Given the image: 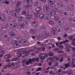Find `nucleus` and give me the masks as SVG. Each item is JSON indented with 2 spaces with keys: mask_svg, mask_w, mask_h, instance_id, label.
I'll use <instances>...</instances> for the list:
<instances>
[{
  "mask_svg": "<svg viewBox=\"0 0 75 75\" xmlns=\"http://www.w3.org/2000/svg\"><path fill=\"white\" fill-rule=\"evenodd\" d=\"M6 40L10 42H11V41H13V38L10 37L8 38Z\"/></svg>",
  "mask_w": 75,
  "mask_h": 75,
  "instance_id": "34",
  "label": "nucleus"
},
{
  "mask_svg": "<svg viewBox=\"0 0 75 75\" xmlns=\"http://www.w3.org/2000/svg\"><path fill=\"white\" fill-rule=\"evenodd\" d=\"M57 52L61 53H64V51H62V50H58L57 51Z\"/></svg>",
  "mask_w": 75,
  "mask_h": 75,
  "instance_id": "45",
  "label": "nucleus"
},
{
  "mask_svg": "<svg viewBox=\"0 0 75 75\" xmlns=\"http://www.w3.org/2000/svg\"><path fill=\"white\" fill-rule=\"evenodd\" d=\"M45 15H44V14H40V15H39V17L40 18H41V19H42V18H45Z\"/></svg>",
  "mask_w": 75,
  "mask_h": 75,
  "instance_id": "18",
  "label": "nucleus"
},
{
  "mask_svg": "<svg viewBox=\"0 0 75 75\" xmlns=\"http://www.w3.org/2000/svg\"><path fill=\"white\" fill-rule=\"evenodd\" d=\"M40 13H37L35 15V17H36L37 18H38L39 17H40Z\"/></svg>",
  "mask_w": 75,
  "mask_h": 75,
  "instance_id": "29",
  "label": "nucleus"
},
{
  "mask_svg": "<svg viewBox=\"0 0 75 75\" xmlns=\"http://www.w3.org/2000/svg\"><path fill=\"white\" fill-rule=\"evenodd\" d=\"M50 8L48 7V6H47L45 7V8L44 9L45 11V12H48L49 11H50Z\"/></svg>",
  "mask_w": 75,
  "mask_h": 75,
  "instance_id": "19",
  "label": "nucleus"
},
{
  "mask_svg": "<svg viewBox=\"0 0 75 75\" xmlns=\"http://www.w3.org/2000/svg\"><path fill=\"white\" fill-rule=\"evenodd\" d=\"M49 56H50L51 57H52L54 55V54L52 52H50L48 53Z\"/></svg>",
  "mask_w": 75,
  "mask_h": 75,
  "instance_id": "31",
  "label": "nucleus"
},
{
  "mask_svg": "<svg viewBox=\"0 0 75 75\" xmlns=\"http://www.w3.org/2000/svg\"><path fill=\"white\" fill-rule=\"evenodd\" d=\"M23 49H24V48L18 50V52L17 53V54H23L24 52L23 51Z\"/></svg>",
  "mask_w": 75,
  "mask_h": 75,
  "instance_id": "8",
  "label": "nucleus"
},
{
  "mask_svg": "<svg viewBox=\"0 0 75 75\" xmlns=\"http://www.w3.org/2000/svg\"><path fill=\"white\" fill-rule=\"evenodd\" d=\"M32 18V16L31 15H29L28 16V18Z\"/></svg>",
  "mask_w": 75,
  "mask_h": 75,
  "instance_id": "55",
  "label": "nucleus"
},
{
  "mask_svg": "<svg viewBox=\"0 0 75 75\" xmlns=\"http://www.w3.org/2000/svg\"><path fill=\"white\" fill-rule=\"evenodd\" d=\"M41 68H38V69H36V71H41Z\"/></svg>",
  "mask_w": 75,
  "mask_h": 75,
  "instance_id": "58",
  "label": "nucleus"
},
{
  "mask_svg": "<svg viewBox=\"0 0 75 75\" xmlns=\"http://www.w3.org/2000/svg\"><path fill=\"white\" fill-rule=\"evenodd\" d=\"M29 12L27 10H24L22 12V15L24 16H28L29 14Z\"/></svg>",
  "mask_w": 75,
  "mask_h": 75,
  "instance_id": "4",
  "label": "nucleus"
},
{
  "mask_svg": "<svg viewBox=\"0 0 75 75\" xmlns=\"http://www.w3.org/2000/svg\"><path fill=\"white\" fill-rule=\"evenodd\" d=\"M65 47L66 49L69 48H72V47L71 46V45H69V44H67L66 45H65Z\"/></svg>",
  "mask_w": 75,
  "mask_h": 75,
  "instance_id": "17",
  "label": "nucleus"
},
{
  "mask_svg": "<svg viewBox=\"0 0 75 75\" xmlns=\"http://www.w3.org/2000/svg\"><path fill=\"white\" fill-rule=\"evenodd\" d=\"M74 41H75V38L73 39V41L72 42V43L71 44L72 45H73V46H75V43L74 42Z\"/></svg>",
  "mask_w": 75,
  "mask_h": 75,
  "instance_id": "36",
  "label": "nucleus"
},
{
  "mask_svg": "<svg viewBox=\"0 0 75 75\" xmlns=\"http://www.w3.org/2000/svg\"><path fill=\"white\" fill-rule=\"evenodd\" d=\"M33 22L35 24V26H36V27H37V25H38V23L37 22H34V21H33Z\"/></svg>",
  "mask_w": 75,
  "mask_h": 75,
  "instance_id": "48",
  "label": "nucleus"
},
{
  "mask_svg": "<svg viewBox=\"0 0 75 75\" xmlns=\"http://www.w3.org/2000/svg\"><path fill=\"white\" fill-rule=\"evenodd\" d=\"M71 23L72 24H75V20L73 19V21H71Z\"/></svg>",
  "mask_w": 75,
  "mask_h": 75,
  "instance_id": "53",
  "label": "nucleus"
},
{
  "mask_svg": "<svg viewBox=\"0 0 75 75\" xmlns=\"http://www.w3.org/2000/svg\"><path fill=\"white\" fill-rule=\"evenodd\" d=\"M69 28H68L67 26H65V27L64 30H65V31H69Z\"/></svg>",
  "mask_w": 75,
  "mask_h": 75,
  "instance_id": "37",
  "label": "nucleus"
},
{
  "mask_svg": "<svg viewBox=\"0 0 75 75\" xmlns=\"http://www.w3.org/2000/svg\"><path fill=\"white\" fill-rule=\"evenodd\" d=\"M11 57V56L10 54H6L4 58H6V59H7V58H10Z\"/></svg>",
  "mask_w": 75,
  "mask_h": 75,
  "instance_id": "26",
  "label": "nucleus"
},
{
  "mask_svg": "<svg viewBox=\"0 0 75 75\" xmlns=\"http://www.w3.org/2000/svg\"><path fill=\"white\" fill-rule=\"evenodd\" d=\"M5 3L6 4H9V2H8L7 0L5 1Z\"/></svg>",
  "mask_w": 75,
  "mask_h": 75,
  "instance_id": "64",
  "label": "nucleus"
},
{
  "mask_svg": "<svg viewBox=\"0 0 75 75\" xmlns=\"http://www.w3.org/2000/svg\"><path fill=\"white\" fill-rule=\"evenodd\" d=\"M41 28L43 30H46V26H41Z\"/></svg>",
  "mask_w": 75,
  "mask_h": 75,
  "instance_id": "35",
  "label": "nucleus"
},
{
  "mask_svg": "<svg viewBox=\"0 0 75 75\" xmlns=\"http://www.w3.org/2000/svg\"><path fill=\"white\" fill-rule=\"evenodd\" d=\"M34 4L35 6L37 7V6H38V3L36 2Z\"/></svg>",
  "mask_w": 75,
  "mask_h": 75,
  "instance_id": "63",
  "label": "nucleus"
},
{
  "mask_svg": "<svg viewBox=\"0 0 75 75\" xmlns=\"http://www.w3.org/2000/svg\"><path fill=\"white\" fill-rule=\"evenodd\" d=\"M19 59V58L16 57V58H14L13 59H12V61H18V60Z\"/></svg>",
  "mask_w": 75,
  "mask_h": 75,
  "instance_id": "33",
  "label": "nucleus"
},
{
  "mask_svg": "<svg viewBox=\"0 0 75 75\" xmlns=\"http://www.w3.org/2000/svg\"><path fill=\"white\" fill-rule=\"evenodd\" d=\"M58 71L59 72L58 73H56V75H61V74H60V72H62V70L61 69H59Z\"/></svg>",
  "mask_w": 75,
  "mask_h": 75,
  "instance_id": "28",
  "label": "nucleus"
},
{
  "mask_svg": "<svg viewBox=\"0 0 75 75\" xmlns=\"http://www.w3.org/2000/svg\"><path fill=\"white\" fill-rule=\"evenodd\" d=\"M58 47L59 48H61V49H63L64 48V46L61 45H58Z\"/></svg>",
  "mask_w": 75,
  "mask_h": 75,
  "instance_id": "39",
  "label": "nucleus"
},
{
  "mask_svg": "<svg viewBox=\"0 0 75 75\" xmlns=\"http://www.w3.org/2000/svg\"><path fill=\"white\" fill-rule=\"evenodd\" d=\"M0 18L2 21H6V16H5V15L4 14L1 15L0 16Z\"/></svg>",
  "mask_w": 75,
  "mask_h": 75,
  "instance_id": "5",
  "label": "nucleus"
},
{
  "mask_svg": "<svg viewBox=\"0 0 75 75\" xmlns=\"http://www.w3.org/2000/svg\"><path fill=\"white\" fill-rule=\"evenodd\" d=\"M54 58H55V59L56 61H59V58H58L57 56H55Z\"/></svg>",
  "mask_w": 75,
  "mask_h": 75,
  "instance_id": "59",
  "label": "nucleus"
},
{
  "mask_svg": "<svg viewBox=\"0 0 75 75\" xmlns=\"http://www.w3.org/2000/svg\"><path fill=\"white\" fill-rule=\"evenodd\" d=\"M68 20L69 21H70V22L72 23V19L71 18H69L68 19Z\"/></svg>",
  "mask_w": 75,
  "mask_h": 75,
  "instance_id": "50",
  "label": "nucleus"
},
{
  "mask_svg": "<svg viewBox=\"0 0 75 75\" xmlns=\"http://www.w3.org/2000/svg\"><path fill=\"white\" fill-rule=\"evenodd\" d=\"M33 64V62H32V59H30L28 60V61H27L26 62L25 64L26 65H28V64Z\"/></svg>",
  "mask_w": 75,
  "mask_h": 75,
  "instance_id": "10",
  "label": "nucleus"
},
{
  "mask_svg": "<svg viewBox=\"0 0 75 75\" xmlns=\"http://www.w3.org/2000/svg\"><path fill=\"white\" fill-rule=\"evenodd\" d=\"M35 59H36V58H33L32 59V61H33V62H34L35 61Z\"/></svg>",
  "mask_w": 75,
  "mask_h": 75,
  "instance_id": "54",
  "label": "nucleus"
},
{
  "mask_svg": "<svg viewBox=\"0 0 75 75\" xmlns=\"http://www.w3.org/2000/svg\"><path fill=\"white\" fill-rule=\"evenodd\" d=\"M9 35L12 38H14V37H15L16 34L13 32H11L10 33Z\"/></svg>",
  "mask_w": 75,
  "mask_h": 75,
  "instance_id": "9",
  "label": "nucleus"
},
{
  "mask_svg": "<svg viewBox=\"0 0 75 75\" xmlns=\"http://www.w3.org/2000/svg\"><path fill=\"white\" fill-rule=\"evenodd\" d=\"M12 41L11 43L12 45H13V48H17L20 47V45L18 43L16 44V40H12Z\"/></svg>",
  "mask_w": 75,
  "mask_h": 75,
  "instance_id": "2",
  "label": "nucleus"
},
{
  "mask_svg": "<svg viewBox=\"0 0 75 75\" xmlns=\"http://www.w3.org/2000/svg\"><path fill=\"white\" fill-rule=\"evenodd\" d=\"M27 61H28V59H23L22 61V62L23 63H25V62H27Z\"/></svg>",
  "mask_w": 75,
  "mask_h": 75,
  "instance_id": "41",
  "label": "nucleus"
},
{
  "mask_svg": "<svg viewBox=\"0 0 75 75\" xmlns=\"http://www.w3.org/2000/svg\"><path fill=\"white\" fill-rule=\"evenodd\" d=\"M56 12L54 10H52L50 11V14L52 16H54L55 15Z\"/></svg>",
  "mask_w": 75,
  "mask_h": 75,
  "instance_id": "15",
  "label": "nucleus"
},
{
  "mask_svg": "<svg viewBox=\"0 0 75 75\" xmlns=\"http://www.w3.org/2000/svg\"><path fill=\"white\" fill-rule=\"evenodd\" d=\"M29 44V43L26 40H25L23 43V45L24 46H27V45H28Z\"/></svg>",
  "mask_w": 75,
  "mask_h": 75,
  "instance_id": "14",
  "label": "nucleus"
},
{
  "mask_svg": "<svg viewBox=\"0 0 75 75\" xmlns=\"http://www.w3.org/2000/svg\"><path fill=\"white\" fill-rule=\"evenodd\" d=\"M42 36H44V35H45L47 34V32L45 31H43L42 33Z\"/></svg>",
  "mask_w": 75,
  "mask_h": 75,
  "instance_id": "40",
  "label": "nucleus"
},
{
  "mask_svg": "<svg viewBox=\"0 0 75 75\" xmlns=\"http://www.w3.org/2000/svg\"><path fill=\"white\" fill-rule=\"evenodd\" d=\"M55 0H48V3L50 5H53L55 3Z\"/></svg>",
  "mask_w": 75,
  "mask_h": 75,
  "instance_id": "6",
  "label": "nucleus"
},
{
  "mask_svg": "<svg viewBox=\"0 0 75 75\" xmlns=\"http://www.w3.org/2000/svg\"><path fill=\"white\" fill-rule=\"evenodd\" d=\"M45 57L44 56H42L40 57V59H41V60H42L43 59H45Z\"/></svg>",
  "mask_w": 75,
  "mask_h": 75,
  "instance_id": "57",
  "label": "nucleus"
},
{
  "mask_svg": "<svg viewBox=\"0 0 75 75\" xmlns=\"http://www.w3.org/2000/svg\"><path fill=\"white\" fill-rule=\"evenodd\" d=\"M33 51L32 50H30L29 51L26 52L24 54H31V52Z\"/></svg>",
  "mask_w": 75,
  "mask_h": 75,
  "instance_id": "21",
  "label": "nucleus"
},
{
  "mask_svg": "<svg viewBox=\"0 0 75 75\" xmlns=\"http://www.w3.org/2000/svg\"><path fill=\"white\" fill-rule=\"evenodd\" d=\"M32 26L33 27H36L35 25V24H34V22L33 21L32 22Z\"/></svg>",
  "mask_w": 75,
  "mask_h": 75,
  "instance_id": "49",
  "label": "nucleus"
},
{
  "mask_svg": "<svg viewBox=\"0 0 75 75\" xmlns=\"http://www.w3.org/2000/svg\"><path fill=\"white\" fill-rule=\"evenodd\" d=\"M54 20L56 21H57V22H58V21H59V18L57 16H55L54 17Z\"/></svg>",
  "mask_w": 75,
  "mask_h": 75,
  "instance_id": "20",
  "label": "nucleus"
},
{
  "mask_svg": "<svg viewBox=\"0 0 75 75\" xmlns=\"http://www.w3.org/2000/svg\"><path fill=\"white\" fill-rule=\"evenodd\" d=\"M33 1L31 0H25L23 3V4L25 7H30L33 6Z\"/></svg>",
  "mask_w": 75,
  "mask_h": 75,
  "instance_id": "1",
  "label": "nucleus"
},
{
  "mask_svg": "<svg viewBox=\"0 0 75 75\" xmlns=\"http://www.w3.org/2000/svg\"><path fill=\"white\" fill-rule=\"evenodd\" d=\"M21 4V2L20 1H19L17 3V6H20V5Z\"/></svg>",
  "mask_w": 75,
  "mask_h": 75,
  "instance_id": "42",
  "label": "nucleus"
},
{
  "mask_svg": "<svg viewBox=\"0 0 75 75\" xmlns=\"http://www.w3.org/2000/svg\"><path fill=\"white\" fill-rule=\"evenodd\" d=\"M20 10H21V9H20V8L19 7H16L15 8V11L16 12H20Z\"/></svg>",
  "mask_w": 75,
  "mask_h": 75,
  "instance_id": "27",
  "label": "nucleus"
},
{
  "mask_svg": "<svg viewBox=\"0 0 75 75\" xmlns=\"http://www.w3.org/2000/svg\"><path fill=\"white\" fill-rule=\"evenodd\" d=\"M11 65H6V66H4L3 67V68L4 69H7V67H8V68H9V67H10Z\"/></svg>",
  "mask_w": 75,
  "mask_h": 75,
  "instance_id": "32",
  "label": "nucleus"
},
{
  "mask_svg": "<svg viewBox=\"0 0 75 75\" xmlns=\"http://www.w3.org/2000/svg\"><path fill=\"white\" fill-rule=\"evenodd\" d=\"M64 65L65 66V67L66 68H68V67H69V64H68V63H67L66 64H64Z\"/></svg>",
  "mask_w": 75,
  "mask_h": 75,
  "instance_id": "51",
  "label": "nucleus"
},
{
  "mask_svg": "<svg viewBox=\"0 0 75 75\" xmlns=\"http://www.w3.org/2000/svg\"><path fill=\"white\" fill-rule=\"evenodd\" d=\"M25 26H27V25H28V22H25Z\"/></svg>",
  "mask_w": 75,
  "mask_h": 75,
  "instance_id": "56",
  "label": "nucleus"
},
{
  "mask_svg": "<svg viewBox=\"0 0 75 75\" xmlns=\"http://www.w3.org/2000/svg\"><path fill=\"white\" fill-rule=\"evenodd\" d=\"M10 42H11L7 40H6V43L7 44H10Z\"/></svg>",
  "mask_w": 75,
  "mask_h": 75,
  "instance_id": "44",
  "label": "nucleus"
},
{
  "mask_svg": "<svg viewBox=\"0 0 75 75\" xmlns=\"http://www.w3.org/2000/svg\"><path fill=\"white\" fill-rule=\"evenodd\" d=\"M41 50V48H39L38 49L37 51H36V53H37L38 52H39Z\"/></svg>",
  "mask_w": 75,
  "mask_h": 75,
  "instance_id": "47",
  "label": "nucleus"
},
{
  "mask_svg": "<svg viewBox=\"0 0 75 75\" xmlns=\"http://www.w3.org/2000/svg\"><path fill=\"white\" fill-rule=\"evenodd\" d=\"M51 40H47V44H51Z\"/></svg>",
  "mask_w": 75,
  "mask_h": 75,
  "instance_id": "46",
  "label": "nucleus"
},
{
  "mask_svg": "<svg viewBox=\"0 0 75 75\" xmlns=\"http://www.w3.org/2000/svg\"><path fill=\"white\" fill-rule=\"evenodd\" d=\"M49 23L50 24V25H52V24H54V22L52 21H49Z\"/></svg>",
  "mask_w": 75,
  "mask_h": 75,
  "instance_id": "38",
  "label": "nucleus"
},
{
  "mask_svg": "<svg viewBox=\"0 0 75 75\" xmlns=\"http://www.w3.org/2000/svg\"><path fill=\"white\" fill-rule=\"evenodd\" d=\"M18 25L17 24H14V25H13L12 26V27L13 28H14V29H15V30H17V29H18Z\"/></svg>",
  "mask_w": 75,
  "mask_h": 75,
  "instance_id": "16",
  "label": "nucleus"
},
{
  "mask_svg": "<svg viewBox=\"0 0 75 75\" xmlns=\"http://www.w3.org/2000/svg\"><path fill=\"white\" fill-rule=\"evenodd\" d=\"M61 43H62V44H65V40H64L62 42H61Z\"/></svg>",
  "mask_w": 75,
  "mask_h": 75,
  "instance_id": "61",
  "label": "nucleus"
},
{
  "mask_svg": "<svg viewBox=\"0 0 75 75\" xmlns=\"http://www.w3.org/2000/svg\"><path fill=\"white\" fill-rule=\"evenodd\" d=\"M51 17V15L49 13H47L46 15V16H45V20H47L50 19Z\"/></svg>",
  "mask_w": 75,
  "mask_h": 75,
  "instance_id": "13",
  "label": "nucleus"
},
{
  "mask_svg": "<svg viewBox=\"0 0 75 75\" xmlns=\"http://www.w3.org/2000/svg\"><path fill=\"white\" fill-rule=\"evenodd\" d=\"M40 10H41V8H40V7H37L36 8V11L37 13H38V12H39L40 11Z\"/></svg>",
  "mask_w": 75,
  "mask_h": 75,
  "instance_id": "25",
  "label": "nucleus"
},
{
  "mask_svg": "<svg viewBox=\"0 0 75 75\" xmlns=\"http://www.w3.org/2000/svg\"><path fill=\"white\" fill-rule=\"evenodd\" d=\"M19 65H20V63H18V62L16 63V64H15L12 67H12L14 68V67H18V66H19Z\"/></svg>",
  "mask_w": 75,
  "mask_h": 75,
  "instance_id": "22",
  "label": "nucleus"
},
{
  "mask_svg": "<svg viewBox=\"0 0 75 75\" xmlns=\"http://www.w3.org/2000/svg\"><path fill=\"white\" fill-rule=\"evenodd\" d=\"M68 9L70 11H72L74 9V6H72V5H69L68 6Z\"/></svg>",
  "mask_w": 75,
  "mask_h": 75,
  "instance_id": "7",
  "label": "nucleus"
},
{
  "mask_svg": "<svg viewBox=\"0 0 75 75\" xmlns=\"http://www.w3.org/2000/svg\"><path fill=\"white\" fill-rule=\"evenodd\" d=\"M71 48H72L73 52H75V47H72Z\"/></svg>",
  "mask_w": 75,
  "mask_h": 75,
  "instance_id": "62",
  "label": "nucleus"
},
{
  "mask_svg": "<svg viewBox=\"0 0 75 75\" xmlns=\"http://www.w3.org/2000/svg\"><path fill=\"white\" fill-rule=\"evenodd\" d=\"M57 5H58L60 7H63L62 3L60 1H59V3L57 4Z\"/></svg>",
  "mask_w": 75,
  "mask_h": 75,
  "instance_id": "23",
  "label": "nucleus"
},
{
  "mask_svg": "<svg viewBox=\"0 0 75 75\" xmlns=\"http://www.w3.org/2000/svg\"><path fill=\"white\" fill-rule=\"evenodd\" d=\"M44 56L46 58H47L48 57V53H45L44 54Z\"/></svg>",
  "mask_w": 75,
  "mask_h": 75,
  "instance_id": "60",
  "label": "nucleus"
},
{
  "mask_svg": "<svg viewBox=\"0 0 75 75\" xmlns=\"http://www.w3.org/2000/svg\"><path fill=\"white\" fill-rule=\"evenodd\" d=\"M57 31V29L56 28L54 27L52 28V29L51 30V32L52 33H53V34H55L56 33V32Z\"/></svg>",
  "mask_w": 75,
  "mask_h": 75,
  "instance_id": "11",
  "label": "nucleus"
},
{
  "mask_svg": "<svg viewBox=\"0 0 75 75\" xmlns=\"http://www.w3.org/2000/svg\"><path fill=\"white\" fill-rule=\"evenodd\" d=\"M12 12V11H11V9H8L7 11V13L8 14H10L11 13V14Z\"/></svg>",
  "mask_w": 75,
  "mask_h": 75,
  "instance_id": "30",
  "label": "nucleus"
},
{
  "mask_svg": "<svg viewBox=\"0 0 75 75\" xmlns=\"http://www.w3.org/2000/svg\"><path fill=\"white\" fill-rule=\"evenodd\" d=\"M11 14L12 16H13L14 17H18V16H20L19 13L16 12L15 11L12 12Z\"/></svg>",
  "mask_w": 75,
  "mask_h": 75,
  "instance_id": "3",
  "label": "nucleus"
},
{
  "mask_svg": "<svg viewBox=\"0 0 75 75\" xmlns=\"http://www.w3.org/2000/svg\"><path fill=\"white\" fill-rule=\"evenodd\" d=\"M4 28V25H0V29Z\"/></svg>",
  "mask_w": 75,
  "mask_h": 75,
  "instance_id": "52",
  "label": "nucleus"
},
{
  "mask_svg": "<svg viewBox=\"0 0 75 75\" xmlns=\"http://www.w3.org/2000/svg\"><path fill=\"white\" fill-rule=\"evenodd\" d=\"M18 21H21L23 20V17H19L18 18Z\"/></svg>",
  "mask_w": 75,
  "mask_h": 75,
  "instance_id": "24",
  "label": "nucleus"
},
{
  "mask_svg": "<svg viewBox=\"0 0 75 75\" xmlns=\"http://www.w3.org/2000/svg\"><path fill=\"white\" fill-rule=\"evenodd\" d=\"M8 24H10L8 23L7 24H6L4 25V28H7V25H9Z\"/></svg>",
  "mask_w": 75,
  "mask_h": 75,
  "instance_id": "43",
  "label": "nucleus"
},
{
  "mask_svg": "<svg viewBox=\"0 0 75 75\" xmlns=\"http://www.w3.org/2000/svg\"><path fill=\"white\" fill-rule=\"evenodd\" d=\"M30 32L31 33L35 35L36 34V32H35V30L34 29H32L30 30Z\"/></svg>",
  "mask_w": 75,
  "mask_h": 75,
  "instance_id": "12",
  "label": "nucleus"
}]
</instances>
